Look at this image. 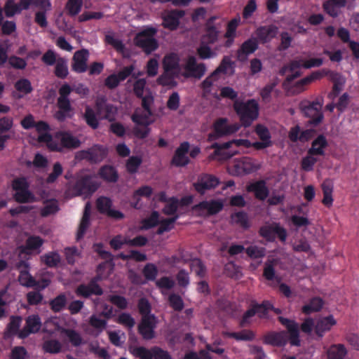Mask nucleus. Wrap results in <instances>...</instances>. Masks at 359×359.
Segmentation results:
<instances>
[{
  "label": "nucleus",
  "instance_id": "f257e3e1",
  "mask_svg": "<svg viewBox=\"0 0 359 359\" xmlns=\"http://www.w3.org/2000/svg\"><path fill=\"white\" fill-rule=\"evenodd\" d=\"M278 321L284 325L289 333V337L285 331L267 332L263 337V343L276 347L285 346L288 340L292 346H300L299 327L298 323L294 320H290L283 316L278 318Z\"/></svg>",
  "mask_w": 359,
  "mask_h": 359
},
{
  "label": "nucleus",
  "instance_id": "f03ea898",
  "mask_svg": "<svg viewBox=\"0 0 359 359\" xmlns=\"http://www.w3.org/2000/svg\"><path fill=\"white\" fill-rule=\"evenodd\" d=\"M233 107L244 127L251 126L258 117L259 104L255 99H250L246 102L236 100Z\"/></svg>",
  "mask_w": 359,
  "mask_h": 359
},
{
  "label": "nucleus",
  "instance_id": "7ed1b4c3",
  "mask_svg": "<svg viewBox=\"0 0 359 359\" xmlns=\"http://www.w3.org/2000/svg\"><path fill=\"white\" fill-rule=\"evenodd\" d=\"M72 91L73 88L68 83H64L59 88V97L57 100L58 111L55 114V118L60 122L72 118L74 116V109L69 98Z\"/></svg>",
  "mask_w": 359,
  "mask_h": 359
},
{
  "label": "nucleus",
  "instance_id": "20e7f679",
  "mask_svg": "<svg viewBox=\"0 0 359 359\" xmlns=\"http://www.w3.org/2000/svg\"><path fill=\"white\" fill-rule=\"evenodd\" d=\"M323 104V98H316L314 101L303 100L299 104V108L304 116L309 118L308 124L316 127L324 119L322 111Z\"/></svg>",
  "mask_w": 359,
  "mask_h": 359
},
{
  "label": "nucleus",
  "instance_id": "39448f33",
  "mask_svg": "<svg viewBox=\"0 0 359 359\" xmlns=\"http://www.w3.org/2000/svg\"><path fill=\"white\" fill-rule=\"evenodd\" d=\"M157 32L155 27H147L135 36V45L141 48L146 55H150L158 48V42L155 38Z\"/></svg>",
  "mask_w": 359,
  "mask_h": 359
},
{
  "label": "nucleus",
  "instance_id": "423d86ee",
  "mask_svg": "<svg viewBox=\"0 0 359 359\" xmlns=\"http://www.w3.org/2000/svg\"><path fill=\"white\" fill-rule=\"evenodd\" d=\"M12 188L15 191L14 200L19 203H32L35 196L29 190V183L25 177H17L12 182Z\"/></svg>",
  "mask_w": 359,
  "mask_h": 359
},
{
  "label": "nucleus",
  "instance_id": "0eeeda50",
  "mask_svg": "<svg viewBox=\"0 0 359 359\" xmlns=\"http://www.w3.org/2000/svg\"><path fill=\"white\" fill-rule=\"evenodd\" d=\"M100 183L93 175H83L79 178L73 186V191L76 196L88 198L95 193L100 187Z\"/></svg>",
  "mask_w": 359,
  "mask_h": 359
},
{
  "label": "nucleus",
  "instance_id": "6e6552de",
  "mask_svg": "<svg viewBox=\"0 0 359 359\" xmlns=\"http://www.w3.org/2000/svg\"><path fill=\"white\" fill-rule=\"evenodd\" d=\"M218 18L217 15H212L206 20L203 26V33L201 35V41L210 45H214L219 41L222 25L216 22Z\"/></svg>",
  "mask_w": 359,
  "mask_h": 359
},
{
  "label": "nucleus",
  "instance_id": "1a4fd4ad",
  "mask_svg": "<svg viewBox=\"0 0 359 359\" xmlns=\"http://www.w3.org/2000/svg\"><path fill=\"white\" fill-rule=\"evenodd\" d=\"M234 144L236 147L243 146L245 147H249L250 146V142L248 140H233L222 144L215 143L212 144V148L215 149V154L216 156H220L223 160H228L232 156L236 155L237 151L229 150L231 146Z\"/></svg>",
  "mask_w": 359,
  "mask_h": 359
},
{
  "label": "nucleus",
  "instance_id": "9d476101",
  "mask_svg": "<svg viewBox=\"0 0 359 359\" xmlns=\"http://www.w3.org/2000/svg\"><path fill=\"white\" fill-rule=\"evenodd\" d=\"M149 116L148 114H140L137 111L131 116V120L135 124L133 128V133L138 139L143 140L150 133L149 126L151 122L149 119Z\"/></svg>",
  "mask_w": 359,
  "mask_h": 359
},
{
  "label": "nucleus",
  "instance_id": "9b49d317",
  "mask_svg": "<svg viewBox=\"0 0 359 359\" xmlns=\"http://www.w3.org/2000/svg\"><path fill=\"white\" fill-rule=\"evenodd\" d=\"M214 133L208 135L209 140H215L235 133L238 127L235 124L229 125L226 118H219L213 124Z\"/></svg>",
  "mask_w": 359,
  "mask_h": 359
},
{
  "label": "nucleus",
  "instance_id": "f8f14e48",
  "mask_svg": "<svg viewBox=\"0 0 359 359\" xmlns=\"http://www.w3.org/2000/svg\"><path fill=\"white\" fill-rule=\"evenodd\" d=\"M219 183L218 177L204 173L198 176L197 181L193 184V187L199 194L204 195L207 191L216 188Z\"/></svg>",
  "mask_w": 359,
  "mask_h": 359
},
{
  "label": "nucleus",
  "instance_id": "ddd939ff",
  "mask_svg": "<svg viewBox=\"0 0 359 359\" xmlns=\"http://www.w3.org/2000/svg\"><path fill=\"white\" fill-rule=\"evenodd\" d=\"M95 109L97 114L102 118L109 121H113L115 119L117 109L114 104L107 102L105 96L97 97L95 100Z\"/></svg>",
  "mask_w": 359,
  "mask_h": 359
},
{
  "label": "nucleus",
  "instance_id": "4468645a",
  "mask_svg": "<svg viewBox=\"0 0 359 359\" xmlns=\"http://www.w3.org/2000/svg\"><path fill=\"white\" fill-rule=\"evenodd\" d=\"M157 319L155 316H142L138 325V332L145 340H150L155 337V328L157 325Z\"/></svg>",
  "mask_w": 359,
  "mask_h": 359
},
{
  "label": "nucleus",
  "instance_id": "2eb2a0df",
  "mask_svg": "<svg viewBox=\"0 0 359 359\" xmlns=\"http://www.w3.org/2000/svg\"><path fill=\"white\" fill-rule=\"evenodd\" d=\"M334 72V71H332L327 69H323L321 70L312 72L311 74L302 79L295 83L294 86L293 93L297 94L302 93L304 90L305 86L311 83L314 81L320 80L324 76H328V79H330Z\"/></svg>",
  "mask_w": 359,
  "mask_h": 359
},
{
  "label": "nucleus",
  "instance_id": "dca6fc26",
  "mask_svg": "<svg viewBox=\"0 0 359 359\" xmlns=\"http://www.w3.org/2000/svg\"><path fill=\"white\" fill-rule=\"evenodd\" d=\"M112 204V201L109 197L100 196L96 200V207L99 212L117 220L123 219L124 214L119 210L111 209Z\"/></svg>",
  "mask_w": 359,
  "mask_h": 359
},
{
  "label": "nucleus",
  "instance_id": "f3484780",
  "mask_svg": "<svg viewBox=\"0 0 359 359\" xmlns=\"http://www.w3.org/2000/svg\"><path fill=\"white\" fill-rule=\"evenodd\" d=\"M89 51L87 49L82 48L76 50L72 57L71 68L72 70L77 74H82L88 70V61L89 58Z\"/></svg>",
  "mask_w": 359,
  "mask_h": 359
},
{
  "label": "nucleus",
  "instance_id": "a211bd4d",
  "mask_svg": "<svg viewBox=\"0 0 359 359\" xmlns=\"http://www.w3.org/2000/svg\"><path fill=\"white\" fill-rule=\"evenodd\" d=\"M184 15L185 12L183 10L172 9L165 11L162 15L163 27L170 31L176 30L180 25V19Z\"/></svg>",
  "mask_w": 359,
  "mask_h": 359
},
{
  "label": "nucleus",
  "instance_id": "6ab92c4d",
  "mask_svg": "<svg viewBox=\"0 0 359 359\" xmlns=\"http://www.w3.org/2000/svg\"><path fill=\"white\" fill-rule=\"evenodd\" d=\"M184 69L187 73L183 74L184 76L201 79L205 73L206 67L204 63H197L196 58L190 55L187 57Z\"/></svg>",
  "mask_w": 359,
  "mask_h": 359
},
{
  "label": "nucleus",
  "instance_id": "aec40b11",
  "mask_svg": "<svg viewBox=\"0 0 359 359\" xmlns=\"http://www.w3.org/2000/svg\"><path fill=\"white\" fill-rule=\"evenodd\" d=\"M99 279L100 278L95 277L91 279L88 285H79L75 290L76 294L84 298H88L92 294L102 295L103 290L97 283Z\"/></svg>",
  "mask_w": 359,
  "mask_h": 359
},
{
  "label": "nucleus",
  "instance_id": "412c9836",
  "mask_svg": "<svg viewBox=\"0 0 359 359\" xmlns=\"http://www.w3.org/2000/svg\"><path fill=\"white\" fill-rule=\"evenodd\" d=\"M278 32V27L274 25L260 26L255 33L258 43L265 44L276 38Z\"/></svg>",
  "mask_w": 359,
  "mask_h": 359
},
{
  "label": "nucleus",
  "instance_id": "4be33fe9",
  "mask_svg": "<svg viewBox=\"0 0 359 359\" xmlns=\"http://www.w3.org/2000/svg\"><path fill=\"white\" fill-rule=\"evenodd\" d=\"M189 149V143L184 142L176 149L171 160V165L175 167H184L190 162L187 156Z\"/></svg>",
  "mask_w": 359,
  "mask_h": 359
},
{
  "label": "nucleus",
  "instance_id": "5701e85b",
  "mask_svg": "<svg viewBox=\"0 0 359 359\" xmlns=\"http://www.w3.org/2000/svg\"><path fill=\"white\" fill-rule=\"evenodd\" d=\"M41 326V318L38 315L29 316L26 318L25 326L18 333L20 339H25L32 333H36Z\"/></svg>",
  "mask_w": 359,
  "mask_h": 359
},
{
  "label": "nucleus",
  "instance_id": "b1692460",
  "mask_svg": "<svg viewBox=\"0 0 359 359\" xmlns=\"http://www.w3.org/2000/svg\"><path fill=\"white\" fill-rule=\"evenodd\" d=\"M259 48V43L256 38L250 37L245 41L237 50L238 59L244 61L247 57L254 53Z\"/></svg>",
  "mask_w": 359,
  "mask_h": 359
},
{
  "label": "nucleus",
  "instance_id": "393cba45",
  "mask_svg": "<svg viewBox=\"0 0 359 359\" xmlns=\"http://www.w3.org/2000/svg\"><path fill=\"white\" fill-rule=\"evenodd\" d=\"M107 155V149L104 147L98 144L83 152V158L94 163L102 161Z\"/></svg>",
  "mask_w": 359,
  "mask_h": 359
},
{
  "label": "nucleus",
  "instance_id": "a878e982",
  "mask_svg": "<svg viewBox=\"0 0 359 359\" xmlns=\"http://www.w3.org/2000/svg\"><path fill=\"white\" fill-rule=\"evenodd\" d=\"M224 207L222 201L219 200L203 201L193 207L196 211L206 210L209 215H214L219 213Z\"/></svg>",
  "mask_w": 359,
  "mask_h": 359
},
{
  "label": "nucleus",
  "instance_id": "bb28decb",
  "mask_svg": "<svg viewBox=\"0 0 359 359\" xmlns=\"http://www.w3.org/2000/svg\"><path fill=\"white\" fill-rule=\"evenodd\" d=\"M180 57L177 53H170L167 54L163 60V67L165 72H177L180 74L181 67L180 65Z\"/></svg>",
  "mask_w": 359,
  "mask_h": 359
},
{
  "label": "nucleus",
  "instance_id": "cd10ccee",
  "mask_svg": "<svg viewBox=\"0 0 359 359\" xmlns=\"http://www.w3.org/2000/svg\"><path fill=\"white\" fill-rule=\"evenodd\" d=\"M337 322L332 315H329L317 320L314 330L316 335L323 337L325 332L330 331Z\"/></svg>",
  "mask_w": 359,
  "mask_h": 359
},
{
  "label": "nucleus",
  "instance_id": "c85d7f7f",
  "mask_svg": "<svg viewBox=\"0 0 359 359\" xmlns=\"http://www.w3.org/2000/svg\"><path fill=\"white\" fill-rule=\"evenodd\" d=\"M240 17H236L231 19L227 23L226 30L224 35V38L226 39L224 44L226 48H230L233 45L234 39L236 37V30L240 24Z\"/></svg>",
  "mask_w": 359,
  "mask_h": 359
},
{
  "label": "nucleus",
  "instance_id": "c756f323",
  "mask_svg": "<svg viewBox=\"0 0 359 359\" xmlns=\"http://www.w3.org/2000/svg\"><path fill=\"white\" fill-rule=\"evenodd\" d=\"M24 267L25 269L20 271L18 276V281L20 285L27 287H32L37 285V281L29 274L27 269L28 264L25 261H20L18 264V268Z\"/></svg>",
  "mask_w": 359,
  "mask_h": 359
},
{
  "label": "nucleus",
  "instance_id": "7c9ffc66",
  "mask_svg": "<svg viewBox=\"0 0 359 359\" xmlns=\"http://www.w3.org/2000/svg\"><path fill=\"white\" fill-rule=\"evenodd\" d=\"M249 192H253L256 198L264 201L269 196V191L264 180H259L250 184L247 187Z\"/></svg>",
  "mask_w": 359,
  "mask_h": 359
},
{
  "label": "nucleus",
  "instance_id": "2f4dec72",
  "mask_svg": "<svg viewBox=\"0 0 359 359\" xmlns=\"http://www.w3.org/2000/svg\"><path fill=\"white\" fill-rule=\"evenodd\" d=\"M328 146L326 137L323 135H319L311 143V148L308 150V154L311 156H323L325 149Z\"/></svg>",
  "mask_w": 359,
  "mask_h": 359
},
{
  "label": "nucleus",
  "instance_id": "473e14b6",
  "mask_svg": "<svg viewBox=\"0 0 359 359\" xmlns=\"http://www.w3.org/2000/svg\"><path fill=\"white\" fill-rule=\"evenodd\" d=\"M346 0H327L323 4V8L330 16L336 18L339 14V9L344 7Z\"/></svg>",
  "mask_w": 359,
  "mask_h": 359
},
{
  "label": "nucleus",
  "instance_id": "72a5a7b5",
  "mask_svg": "<svg viewBox=\"0 0 359 359\" xmlns=\"http://www.w3.org/2000/svg\"><path fill=\"white\" fill-rule=\"evenodd\" d=\"M329 79L333 83V86L332 92L328 95V97L333 99L339 95L346 80L340 73L337 72H334Z\"/></svg>",
  "mask_w": 359,
  "mask_h": 359
},
{
  "label": "nucleus",
  "instance_id": "f704fd0d",
  "mask_svg": "<svg viewBox=\"0 0 359 359\" xmlns=\"http://www.w3.org/2000/svg\"><path fill=\"white\" fill-rule=\"evenodd\" d=\"M222 335L224 337L233 338L236 341H252L255 334L250 330H243L241 332L222 331Z\"/></svg>",
  "mask_w": 359,
  "mask_h": 359
},
{
  "label": "nucleus",
  "instance_id": "c9c22d12",
  "mask_svg": "<svg viewBox=\"0 0 359 359\" xmlns=\"http://www.w3.org/2000/svg\"><path fill=\"white\" fill-rule=\"evenodd\" d=\"M324 305V301L319 297H314L309 299L307 304L302 308V311L305 315L320 311Z\"/></svg>",
  "mask_w": 359,
  "mask_h": 359
},
{
  "label": "nucleus",
  "instance_id": "e433bc0d",
  "mask_svg": "<svg viewBox=\"0 0 359 359\" xmlns=\"http://www.w3.org/2000/svg\"><path fill=\"white\" fill-rule=\"evenodd\" d=\"M43 244V240L39 236H31L26 240L25 246L22 247V252L26 254H30L34 251L38 250Z\"/></svg>",
  "mask_w": 359,
  "mask_h": 359
},
{
  "label": "nucleus",
  "instance_id": "4c0bfd02",
  "mask_svg": "<svg viewBox=\"0 0 359 359\" xmlns=\"http://www.w3.org/2000/svg\"><path fill=\"white\" fill-rule=\"evenodd\" d=\"M327 359H344L347 350L344 344H332L326 351Z\"/></svg>",
  "mask_w": 359,
  "mask_h": 359
},
{
  "label": "nucleus",
  "instance_id": "58836bf2",
  "mask_svg": "<svg viewBox=\"0 0 359 359\" xmlns=\"http://www.w3.org/2000/svg\"><path fill=\"white\" fill-rule=\"evenodd\" d=\"M90 225V204L87 203L76 233V240L81 239Z\"/></svg>",
  "mask_w": 359,
  "mask_h": 359
},
{
  "label": "nucleus",
  "instance_id": "ea45409f",
  "mask_svg": "<svg viewBox=\"0 0 359 359\" xmlns=\"http://www.w3.org/2000/svg\"><path fill=\"white\" fill-rule=\"evenodd\" d=\"M211 46L202 41H200V44L196 48V53L201 60H208L217 56L216 52L211 48Z\"/></svg>",
  "mask_w": 359,
  "mask_h": 359
},
{
  "label": "nucleus",
  "instance_id": "a19ab883",
  "mask_svg": "<svg viewBox=\"0 0 359 359\" xmlns=\"http://www.w3.org/2000/svg\"><path fill=\"white\" fill-rule=\"evenodd\" d=\"M102 179L109 182H116L118 175L116 169L111 165H104L99 170Z\"/></svg>",
  "mask_w": 359,
  "mask_h": 359
},
{
  "label": "nucleus",
  "instance_id": "79ce46f5",
  "mask_svg": "<svg viewBox=\"0 0 359 359\" xmlns=\"http://www.w3.org/2000/svg\"><path fill=\"white\" fill-rule=\"evenodd\" d=\"M67 299L65 293H61L50 300L49 306L54 313L62 311L67 306Z\"/></svg>",
  "mask_w": 359,
  "mask_h": 359
},
{
  "label": "nucleus",
  "instance_id": "37998d69",
  "mask_svg": "<svg viewBox=\"0 0 359 359\" xmlns=\"http://www.w3.org/2000/svg\"><path fill=\"white\" fill-rule=\"evenodd\" d=\"M153 193V189L149 186H142L135 191L133 195V200L134 202L132 203V206L136 209H139L140 196L150 197Z\"/></svg>",
  "mask_w": 359,
  "mask_h": 359
},
{
  "label": "nucleus",
  "instance_id": "c03bdc74",
  "mask_svg": "<svg viewBox=\"0 0 359 359\" xmlns=\"http://www.w3.org/2000/svg\"><path fill=\"white\" fill-rule=\"evenodd\" d=\"M54 74L56 77L65 79L69 74L67 60L65 57H58L55 63Z\"/></svg>",
  "mask_w": 359,
  "mask_h": 359
},
{
  "label": "nucleus",
  "instance_id": "a18cd8bd",
  "mask_svg": "<svg viewBox=\"0 0 359 359\" xmlns=\"http://www.w3.org/2000/svg\"><path fill=\"white\" fill-rule=\"evenodd\" d=\"M253 303L255 315L261 319L267 318L270 309L273 308V304L268 300H264L261 304L253 300Z\"/></svg>",
  "mask_w": 359,
  "mask_h": 359
},
{
  "label": "nucleus",
  "instance_id": "49530a36",
  "mask_svg": "<svg viewBox=\"0 0 359 359\" xmlns=\"http://www.w3.org/2000/svg\"><path fill=\"white\" fill-rule=\"evenodd\" d=\"M83 118L86 124L92 129L95 130L99 127V121L96 116V114L90 107H86Z\"/></svg>",
  "mask_w": 359,
  "mask_h": 359
},
{
  "label": "nucleus",
  "instance_id": "de8ad7c7",
  "mask_svg": "<svg viewBox=\"0 0 359 359\" xmlns=\"http://www.w3.org/2000/svg\"><path fill=\"white\" fill-rule=\"evenodd\" d=\"M323 198L322 203L327 207H330L333 203L332 191L333 187L329 181H324L321 185Z\"/></svg>",
  "mask_w": 359,
  "mask_h": 359
},
{
  "label": "nucleus",
  "instance_id": "09e8293b",
  "mask_svg": "<svg viewBox=\"0 0 359 359\" xmlns=\"http://www.w3.org/2000/svg\"><path fill=\"white\" fill-rule=\"evenodd\" d=\"M245 253L252 259H261L266 256V249L264 247L251 245L245 248Z\"/></svg>",
  "mask_w": 359,
  "mask_h": 359
},
{
  "label": "nucleus",
  "instance_id": "8fccbe9b",
  "mask_svg": "<svg viewBox=\"0 0 359 359\" xmlns=\"http://www.w3.org/2000/svg\"><path fill=\"white\" fill-rule=\"evenodd\" d=\"M180 74L177 72L167 73L164 72V74L158 78L157 82L163 86H175L177 82L175 81V79L178 78Z\"/></svg>",
  "mask_w": 359,
  "mask_h": 359
},
{
  "label": "nucleus",
  "instance_id": "3c124183",
  "mask_svg": "<svg viewBox=\"0 0 359 359\" xmlns=\"http://www.w3.org/2000/svg\"><path fill=\"white\" fill-rule=\"evenodd\" d=\"M60 142L62 147L73 149L79 147L81 144L76 137L67 132L61 133Z\"/></svg>",
  "mask_w": 359,
  "mask_h": 359
},
{
  "label": "nucleus",
  "instance_id": "603ef678",
  "mask_svg": "<svg viewBox=\"0 0 359 359\" xmlns=\"http://www.w3.org/2000/svg\"><path fill=\"white\" fill-rule=\"evenodd\" d=\"M179 218L178 215H175L174 217L170 218L163 219L159 221L158 224L160 226L157 229L156 233L158 235H161L164 232L170 231L171 229L174 228V223Z\"/></svg>",
  "mask_w": 359,
  "mask_h": 359
},
{
  "label": "nucleus",
  "instance_id": "864d4df0",
  "mask_svg": "<svg viewBox=\"0 0 359 359\" xmlns=\"http://www.w3.org/2000/svg\"><path fill=\"white\" fill-rule=\"evenodd\" d=\"M277 262L276 259H268L265 264L263 271V276L267 280H273L276 278L275 266Z\"/></svg>",
  "mask_w": 359,
  "mask_h": 359
},
{
  "label": "nucleus",
  "instance_id": "5fc2aeb1",
  "mask_svg": "<svg viewBox=\"0 0 359 359\" xmlns=\"http://www.w3.org/2000/svg\"><path fill=\"white\" fill-rule=\"evenodd\" d=\"M130 352L140 359H152V348L147 349L144 346H134L130 348Z\"/></svg>",
  "mask_w": 359,
  "mask_h": 359
},
{
  "label": "nucleus",
  "instance_id": "6e6d98bb",
  "mask_svg": "<svg viewBox=\"0 0 359 359\" xmlns=\"http://www.w3.org/2000/svg\"><path fill=\"white\" fill-rule=\"evenodd\" d=\"M83 0H67L65 9L70 16L77 15L81 11Z\"/></svg>",
  "mask_w": 359,
  "mask_h": 359
},
{
  "label": "nucleus",
  "instance_id": "4d7b16f0",
  "mask_svg": "<svg viewBox=\"0 0 359 359\" xmlns=\"http://www.w3.org/2000/svg\"><path fill=\"white\" fill-rule=\"evenodd\" d=\"M41 259L48 267L53 268L60 262L61 257L57 252H51L41 257Z\"/></svg>",
  "mask_w": 359,
  "mask_h": 359
},
{
  "label": "nucleus",
  "instance_id": "13d9d810",
  "mask_svg": "<svg viewBox=\"0 0 359 359\" xmlns=\"http://www.w3.org/2000/svg\"><path fill=\"white\" fill-rule=\"evenodd\" d=\"M159 223V214L157 211H153L151 215L142 220V229L148 230L157 225Z\"/></svg>",
  "mask_w": 359,
  "mask_h": 359
},
{
  "label": "nucleus",
  "instance_id": "bf43d9fd",
  "mask_svg": "<svg viewBox=\"0 0 359 359\" xmlns=\"http://www.w3.org/2000/svg\"><path fill=\"white\" fill-rule=\"evenodd\" d=\"M22 323V318L20 316H12L10 318V322L7 325V332L11 335H18L20 332V327Z\"/></svg>",
  "mask_w": 359,
  "mask_h": 359
},
{
  "label": "nucleus",
  "instance_id": "052dcab7",
  "mask_svg": "<svg viewBox=\"0 0 359 359\" xmlns=\"http://www.w3.org/2000/svg\"><path fill=\"white\" fill-rule=\"evenodd\" d=\"M62 346L56 339H48L43 342V349L49 353H58L61 351Z\"/></svg>",
  "mask_w": 359,
  "mask_h": 359
},
{
  "label": "nucleus",
  "instance_id": "680f3d73",
  "mask_svg": "<svg viewBox=\"0 0 359 359\" xmlns=\"http://www.w3.org/2000/svg\"><path fill=\"white\" fill-rule=\"evenodd\" d=\"M142 163V159L140 156H132L126 162V167L127 171L130 174L137 172L138 168Z\"/></svg>",
  "mask_w": 359,
  "mask_h": 359
},
{
  "label": "nucleus",
  "instance_id": "e2e57ef3",
  "mask_svg": "<svg viewBox=\"0 0 359 359\" xmlns=\"http://www.w3.org/2000/svg\"><path fill=\"white\" fill-rule=\"evenodd\" d=\"M233 62L231 61L230 57L224 56L219 66L213 71V75H219L220 74H227L229 68L232 67Z\"/></svg>",
  "mask_w": 359,
  "mask_h": 359
},
{
  "label": "nucleus",
  "instance_id": "0e129e2a",
  "mask_svg": "<svg viewBox=\"0 0 359 359\" xmlns=\"http://www.w3.org/2000/svg\"><path fill=\"white\" fill-rule=\"evenodd\" d=\"M231 219L244 229H248L250 227L248 216L243 211L237 212L231 215Z\"/></svg>",
  "mask_w": 359,
  "mask_h": 359
},
{
  "label": "nucleus",
  "instance_id": "69168bd1",
  "mask_svg": "<svg viewBox=\"0 0 359 359\" xmlns=\"http://www.w3.org/2000/svg\"><path fill=\"white\" fill-rule=\"evenodd\" d=\"M4 13L7 18H11L16 13H20L22 11L20 6L14 2L13 0H7L4 5Z\"/></svg>",
  "mask_w": 359,
  "mask_h": 359
},
{
  "label": "nucleus",
  "instance_id": "338daca9",
  "mask_svg": "<svg viewBox=\"0 0 359 359\" xmlns=\"http://www.w3.org/2000/svg\"><path fill=\"white\" fill-rule=\"evenodd\" d=\"M58 210L59 207L57 201L56 200H50L41 208L40 213L42 217H46L56 213Z\"/></svg>",
  "mask_w": 359,
  "mask_h": 359
},
{
  "label": "nucleus",
  "instance_id": "774afa93",
  "mask_svg": "<svg viewBox=\"0 0 359 359\" xmlns=\"http://www.w3.org/2000/svg\"><path fill=\"white\" fill-rule=\"evenodd\" d=\"M236 166L241 168L243 172L245 174H249L256 170L257 168H256L252 161V159L249 157H243L239 161Z\"/></svg>",
  "mask_w": 359,
  "mask_h": 359
}]
</instances>
